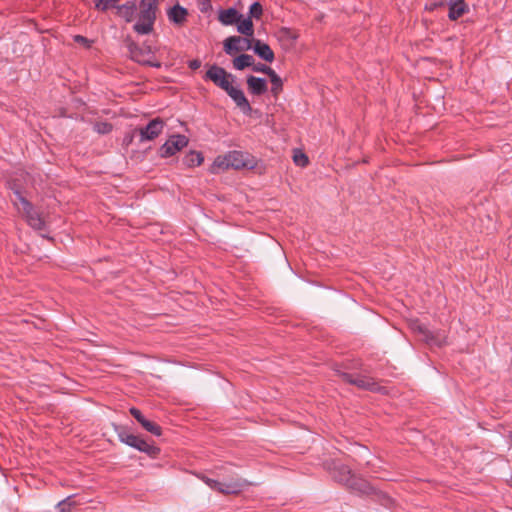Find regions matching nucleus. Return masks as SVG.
Listing matches in <instances>:
<instances>
[{
	"instance_id": "f257e3e1",
	"label": "nucleus",
	"mask_w": 512,
	"mask_h": 512,
	"mask_svg": "<svg viewBox=\"0 0 512 512\" xmlns=\"http://www.w3.org/2000/svg\"><path fill=\"white\" fill-rule=\"evenodd\" d=\"M256 166L257 160L251 154L242 151H229L215 158L211 171L212 173H218L229 169H254Z\"/></svg>"
},
{
	"instance_id": "f03ea898",
	"label": "nucleus",
	"mask_w": 512,
	"mask_h": 512,
	"mask_svg": "<svg viewBox=\"0 0 512 512\" xmlns=\"http://www.w3.org/2000/svg\"><path fill=\"white\" fill-rule=\"evenodd\" d=\"M139 20L133 29L141 35L149 34L153 30L156 19L157 0H141L139 4Z\"/></svg>"
},
{
	"instance_id": "7ed1b4c3",
	"label": "nucleus",
	"mask_w": 512,
	"mask_h": 512,
	"mask_svg": "<svg viewBox=\"0 0 512 512\" xmlns=\"http://www.w3.org/2000/svg\"><path fill=\"white\" fill-rule=\"evenodd\" d=\"M331 476L338 482L344 483L348 487L358 491H364L366 482L363 479L357 478L352 474L351 470L344 464L332 463V467L328 468Z\"/></svg>"
},
{
	"instance_id": "20e7f679",
	"label": "nucleus",
	"mask_w": 512,
	"mask_h": 512,
	"mask_svg": "<svg viewBox=\"0 0 512 512\" xmlns=\"http://www.w3.org/2000/svg\"><path fill=\"white\" fill-rule=\"evenodd\" d=\"M15 196L14 204L17 206L18 210L25 215L28 224L34 229H43L45 226L44 220L41 218L40 214L33 209L30 202L19 192H15Z\"/></svg>"
},
{
	"instance_id": "39448f33",
	"label": "nucleus",
	"mask_w": 512,
	"mask_h": 512,
	"mask_svg": "<svg viewBox=\"0 0 512 512\" xmlns=\"http://www.w3.org/2000/svg\"><path fill=\"white\" fill-rule=\"evenodd\" d=\"M126 44L132 60L143 65H149L156 68L161 67V63L159 61H153L151 59L153 53L151 47L147 46L141 48L130 38H126Z\"/></svg>"
},
{
	"instance_id": "423d86ee",
	"label": "nucleus",
	"mask_w": 512,
	"mask_h": 512,
	"mask_svg": "<svg viewBox=\"0 0 512 512\" xmlns=\"http://www.w3.org/2000/svg\"><path fill=\"white\" fill-rule=\"evenodd\" d=\"M200 479L211 489L222 494H238L246 486V481L240 479L229 482H220L206 476H200Z\"/></svg>"
},
{
	"instance_id": "0eeeda50",
	"label": "nucleus",
	"mask_w": 512,
	"mask_h": 512,
	"mask_svg": "<svg viewBox=\"0 0 512 512\" xmlns=\"http://www.w3.org/2000/svg\"><path fill=\"white\" fill-rule=\"evenodd\" d=\"M119 440L130 446L133 447L141 452H145L148 455L154 456L159 453V449L151 444H149L147 441L142 439L139 436L130 434L126 431H121L118 433Z\"/></svg>"
},
{
	"instance_id": "6e6552de",
	"label": "nucleus",
	"mask_w": 512,
	"mask_h": 512,
	"mask_svg": "<svg viewBox=\"0 0 512 512\" xmlns=\"http://www.w3.org/2000/svg\"><path fill=\"white\" fill-rule=\"evenodd\" d=\"M205 77L225 92L232 86L233 76L217 65L211 66L206 72Z\"/></svg>"
},
{
	"instance_id": "1a4fd4ad",
	"label": "nucleus",
	"mask_w": 512,
	"mask_h": 512,
	"mask_svg": "<svg viewBox=\"0 0 512 512\" xmlns=\"http://www.w3.org/2000/svg\"><path fill=\"white\" fill-rule=\"evenodd\" d=\"M188 144V138L184 135H172L161 147L160 156L170 157L182 150Z\"/></svg>"
},
{
	"instance_id": "9d476101",
	"label": "nucleus",
	"mask_w": 512,
	"mask_h": 512,
	"mask_svg": "<svg viewBox=\"0 0 512 512\" xmlns=\"http://www.w3.org/2000/svg\"><path fill=\"white\" fill-rule=\"evenodd\" d=\"M342 379L345 382L353 384L359 388L367 389L370 391L381 392L383 388L372 378L363 375L353 376L347 373L341 374Z\"/></svg>"
},
{
	"instance_id": "9b49d317",
	"label": "nucleus",
	"mask_w": 512,
	"mask_h": 512,
	"mask_svg": "<svg viewBox=\"0 0 512 512\" xmlns=\"http://www.w3.org/2000/svg\"><path fill=\"white\" fill-rule=\"evenodd\" d=\"M253 41L239 36H231L224 40V51L228 55H234L237 52L247 51L252 48Z\"/></svg>"
},
{
	"instance_id": "f8f14e48",
	"label": "nucleus",
	"mask_w": 512,
	"mask_h": 512,
	"mask_svg": "<svg viewBox=\"0 0 512 512\" xmlns=\"http://www.w3.org/2000/svg\"><path fill=\"white\" fill-rule=\"evenodd\" d=\"M164 128V121L160 118L151 120L145 127L139 130L140 141H150L158 137Z\"/></svg>"
},
{
	"instance_id": "ddd939ff",
	"label": "nucleus",
	"mask_w": 512,
	"mask_h": 512,
	"mask_svg": "<svg viewBox=\"0 0 512 512\" xmlns=\"http://www.w3.org/2000/svg\"><path fill=\"white\" fill-rule=\"evenodd\" d=\"M226 93L234 100L236 105L244 112L250 113L252 108L245 97L243 91L233 85L226 91Z\"/></svg>"
},
{
	"instance_id": "4468645a",
	"label": "nucleus",
	"mask_w": 512,
	"mask_h": 512,
	"mask_svg": "<svg viewBox=\"0 0 512 512\" xmlns=\"http://www.w3.org/2000/svg\"><path fill=\"white\" fill-rule=\"evenodd\" d=\"M252 49L255 52V54L258 55L261 59H263L266 62H273L274 61V52L270 48V46L260 40H254L252 43Z\"/></svg>"
},
{
	"instance_id": "2eb2a0df",
	"label": "nucleus",
	"mask_w": 512,
	"mask_h": 512,
	"mask_svg": "<svg viewBox=\"0 0 512 512\" xmlns=\"http://www.w3.org/2000/svg\"><path fill=\"white\" fill-rule=\"evenodd\" d=\"M247 86L250 93L254 95H261L267 90L266 80L255 76H249L247 78Z\"/></svg>"
},
{
	"instance_id": "dca6fc26",
	"label": "nucleus",
	"mask_w": 512,
	"mask_h": 512,
	"mask_svg": "<svg viewBox=\"0 0 512 512\" xmlns=\"http://www.w3.org/2000/svg\"><path fill=\"white\" fill-rule=\"evenodd\" d=\"M117 15L127 22H131L134 19L136 12V5L134 2H127L123 5H116Z\"/></svg>"
},
{
	"instance_id": "f3484780",
	"label": "nucleus",
	"mask_w": 512,
	"mask_h": 512,
	"mask_svg": "<svg viewBox=\"0 0 512 512\" xmlns=\"http://www.w3.org/2000/svg\"><path fill=\"white\" fill-rule=\"evenodd\" d=\"M219 21L223 25H233L242 18V15L238 13V11L234 8H229L226 10H222L219 13Z\"/></svg>"
},
{
	"instance_id": "a211bd4d",
	"label": "nucleus",
	"mask_w": 512,
	"mask_h": 512,
	"mask_svg": "<svg viewBox=\"0 0 512 512\" xmlns=\"http://www.w3.org/2000/svg\"><path fill=\"white\" fill-rule=\"evenodd\" d=\"M467 11V5L464 0H456L449 5L448 17L451 20L460 18Z\"/></svg>"
},
{
	"instance_id": "6ab92c4d",
	"label": "nucleus",
	"mask_w": 512,
	"mask_h": 512,
	"mask_svg": "<svg viewBox=\"0 0 512 512\" xmlns=\"http://www.w3.org/2000/svg\"><path fill=\"white\" fill-rule=\"evenodd\" d=\"M277 39L282 45L290 47L295 43L297 34L288 28H281L277 32Z\"/></svg>"
},
{
	"instance_id": "aec40b11",
	"label": "nucleus",
	"mask_w": 512,
	"mask_h": 512,
	"mask_svg": "<svg viewBox=\"0 0 512 512\" xmlns=\"http://www.w3.org/2000/svg\"><path fill=\"white\" fill-rule=\"evenodd\" d=\"M409 326L414 332L421 334L423 336V340H425L426 342H428V343L434 342V338H433L432 334L428 331V329L424 325H422L419 322V320H417V319L410 320Z\"/></svg>"
},
{
	"instance_id": "412c9836",
	"label": "nucleus",
	"mask_w": 512,
	"mask_h": 512,
	"mask_svg": "<svg viewBox=\"0 0 512 512\" xmlns=\"http://www.w3.org/2000/svg\"><path fill=\"white\" fill-rule=\"evenodd\" d=\"M168 16L170 21L176 24H182L186 20L187 11L185 8L176 5L172 9H170Z\"/></svg>"
},
{
	"instance_id": "4be33fe9",
	"label": "nucleus",
	"mask_w": 512,
	"mask_h": 512,
	"mask_svg": "<svg viewBox=\"0 0 512 512\" xmlns=\"http://www.w3.org/2000/svg\"><path fill=\"white\" fill-rule=\"evenodd\" d=\"M236 24H237V30L239 33H241L245 36H248V37L253 36L254 29H253V23H252L251 17H248V18L242 17L236 22Z\"/></svg>"
},
{
	"instance_id": "5701e85b",
	"label": "nucleus",
	"mask_w": 512,
	"mask_h": 512,
	"mask_svg": "<svg viewBox=\"0 0 512 512\" xmlns=\"http://www.w3.org/2000/svg\"><path fill=\"white\" fill-rule=\"evenodd\" d=\"M254 58L249 54H241L234 58L233 66L237 70H243L247 67L253 66Z\"/></svg>"
},
{
	"instance_id": "b1692460",
	"label": "nucleus",
	"mask_w": 512,
	"mask_h": 512,
	"mask_svg": "<svg viewBox=\"0 0 512 512\" xmlns=\"http://www.w3.org/2000/svg\"><path fill=\"white\" fill-rule=\"evenodd\" d=\"M269 77H270V81H271V84H272L271 93L274 96H278V94L282 91V86H283L282 80L275 73V71L271 72Z\"/></svg>"
},
{
	"instance_id": "393cba45",
	"label": "nucleus",
	"mask_w": 512,
	"mask_h": 512,
	"mask_svg": "<svg viewBox=\"0 0 512 512\" xmlns=\"http://www.w3.org/2000/svg\"><path fill=\"white\" fill-rule=\"evenodd\" d=\"M204 161V158L200 152L192 151L186 156V163L188 166H200Z\"/></svg>"
},
{
	"instance_id": "a878e982",
	"label": "nucleus",
	"mask_w": 512,
	"mask_h": 512,
	"mask_svg": "<svg viewBox=\"0 0 512 512\" xmlns=\"http://www.w3.org/2000/svg\"><path fill=\"white\" fill-rule=\"evenodd\" d=\"M140 424L142 425V427L145 430H147L148 432H150L151 434H153L155 436H160L162 434L161 427L146 418L143 421H141Z\"/></svg>"
},
{
	"instance_id": "bb28decb",
	"label": "nucleus",
	"mask_w": 512,
	"mask_h": 512,
	"mask_svg": "<svg viewBox=\"0 0 512 512\" xmlns=\"http://www.w3.org/2000/svg\"><path fill=\"white\" fill-rule=\"evenodd\" d=\"M293 161L297 166L300 167H306L309 163L307 155L300 150H296L294 152Z\"/></svg>"
},
{
	"instance_id": "cd10ccee",
	"label": "nucleus",
	"mask_w": 512,
	"mask_h": 512,
	"mask_svg": "<svg viewBox=\"0 0 512 512\" xmlns=\"http://www.w3.org/2000/svg\"><path fill=\"white\" fill-rule=\"evenodd\" d=\"M74 505L75 502L72 500V497H67L66 499L60 501L57 507L59 512H71Z\"/></svg>"
},
{
	"instance_id": "c85d7f7f",
	"label": "nucleus",
	"mask_w": 512,
	"mask_h": 512,
	"mask_svg": "<svg viewBox=\"0 0 512 512\" xmlns=\"http://www.w3.org/2000/svg\"><path fill=\"white\" fill-rule=\"evenodd\" d=\"M95 8L101 11H105L110 7H115L114 0H94Z\"/></svg>"
},
{
	"instance_id": "c756f323",
	"label": "nucleus",
	"mask_w": 512,
	"mask_h": 512,
	"mask_svg": "<svg viewBox=\"0 0 512 512\" xmlns=\"http://www.w3.org/2000/svg\"><path fill=\"white\" fill-rule=\"evenodd\" d=\"M94 129L100 134H107L112 130V125L107 122H98L94 125Z\"/></svg>"
},
{
	"instance_id": "7c9ffc66",
	"label": "nucleus",
	"mask_w": 512,
	"mask_h": 512,
	"mask_svg": "<svg viewBox=\"0 0 512 512\" xmlns=\"http://www.w3.org/2000/svg\"><path fill=\"white\" fill-rule=\"evenodd\" d=\"M262 6L259 2H255L250 6L249 13L251 17L260 18L262 15Z\"/></svg>"
},
{
	"instance_id": "2f4dec72",
	"label": "nucleus",
	"mask_w": 512,
	"mask_h": 512,
	"mask_svg": "<svg viewBox=\"0 0 512 512\" xmlns=\"http://www.w3.org/2000/svg\"><path fill=\"white\" fill-rule=\"evenodd\" d=\"M198 8L201 12L207 13L212 9L210 0H197Z\"/></svg>"
},
{
	"instance_id": "473e14b6",
	"label": "nucleus",
	"mask_w": 512,
	"mask_h": 512,
	"mask_svg": "<svg viewBox=\"0 0 512 512\" xmlns=\"http://www.w3.org/2000/svg\"><path fill=\"white\" fill-rule=\"evenodd\" d=\"M252 67H253V71H255V72H261V73H265V74H267L268 76H270V73H271V72H274V70H273V69H271L270 67H268V66H266V65H264V64H260V63H259V64H257V65H254V64H253V66H252Z\"/></svg>"
},
{
	"instance_id": "72a5a7b5",
	"label": "nucleus",
	"mask_w": 512,
	"mask_h": 512,
	"mask_svg": "<svg viewBox=\"0 0 512 512\" xmlns=\"http://www.w3.org/2000/svg\"><path fill=\"white\" fill-rule=\"evenodd\" d=\"M130 413L139 423H141V421H143L145 419V417L142 415L141 411L138 410L137 408H134V407L131 408Z\"/></svg>"
},
{
	"instance_id": "f704fd0d",
	"label": "nucleus",
	"mask_w": 512,
	"mask_h": 512,
	"mask_svg": "<svg viewBox=\"0 0 512 512\" xmlns=\"http://www.w3.org/2000/svg\"><path fill=\"white\" fill-rule=\"evenodd\" d=\"M201 66V62L199 60H192L189 62V67L193 70L198 69Z\"/></svg>"
},
{
	"instance_id": "c9c22d12",
	"label": "nucleus",
	"mask_w": 512,
	"mask_h": 512,
	"mask_svg": "<svg viewBox=\"0 0 512 512\" xmlns=\"http://www.w3.org/2000/svg\"><path fill=\"white\" fill-rule=\"evenodd\" d=\"M75 40L77 42H80V43H86L87 42V39L85 37H83V36H80V35L76 36Z\"/></svg>"
},
{
	"instance_id": "e433bc0d",
	"label": "nucleus",
	"mask_w": 512,
	"mask_h": 512,
	"mask_svg": "<svg viewBox=\"0 0 512 512\" xmlns=\"http://www.w3.org/2000/svg\"><path fill=\"white\" fill-rule=\"evenodd\" d=\"M509 439H510V442H511V445H512V432L509 435Z\"/></svg>"
}]
</instances>
